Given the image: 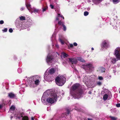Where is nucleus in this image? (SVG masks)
<instances>
[{"label": "nucleus", "mask_w": 120, "mask_h": 120, "mask_svg": "<svg viewBox=\"0 0 120 120\" xmlns=\"http://www.w3.org/2000/svg\"><path fill=\"white\" fill-rule=\"evenodd\" d=\"M56 47L57 48H59V46L57 44H56Z\"/></svg>", "instance_id": "37998d69"}, {"label": "nucleus", "mask_w": 120, "mask_h": 120, "mask_svg": "<svg viewBox=\"0 0 120 120\" xmlns=\"http://www.w3.org/2000/svg\"><path fill=\"white\" fill-rule=\"evenodd\" d=\"M108 98V95L107 94H105L104 95L103 97L104 100L105 101Z\"/></svg>", "instance_id": "6ab92c4d"}, {"label": "nucleus", "mask_w": 120, "mask_h": 120, "mask_svg": "<svg viewBox=\"0 0 120 120\" xmlns=\"http://www.w3.org/2000/svg\"><path fill=\"white\" fill-rule=\"evenodd\" d=\"M15 96V94L12 93H10L8 94V96L10 98H13Z\"/></svg>", "instance_id": "f8f14e48"}, {"label": "nucleus", "mask_w": 120, "mask_h": 120, "mask_svg": "<svg viewBox=\"0 0 120 120\" xmlns=\"http://www.w3.org/2000/svg\"><path fill=\"white\" fill-rule=\"evenodd\" d=\"M70 46L71 48H72L73 47V45L72 44H70Z\"/></svg>", "instance_id": "a19ab883"}, {"label": "nucleus", "mask_w": 120, "mask_h": 120, "mask_svg": "<svg viewBox=\"0 0 120 120\" xmlns=\"http://www.w3.org/2000/svg\"><path fill=\"white\" fill-rule=\"evenodd\" d=\"M97 84L98 85L100 86L101 85V83L100 82H97Z\"/></svg>", "instance_id": "c9c22d12"}, {"label": "nucleus", "mask_w": 120, "mask_h": 120, "mask_svg": "<svg viewBox=\"0 0 120 120\" xmlns=\"http://www.w3.org/2000/svg\"><path fill=\"white\" fill-rule=\"evenodd\" d=\"M20 19L21 20L23 21L26 20L25 17L24 16H21L19 17Z\"/></svg>", "instance_id": "412c9836"}, {"label": "nucleus", "mask_w": 120, "mask_h": 120, "mask_svg": "<svg viewBox=\"0 0 120 120\" xmlns=\"http://www.w3.org/2000/svg\"><path fill=\"white\" fill-rule=\"evenodd\" d=\"M40 81L38 79H37L35 81H34V84L37 85H38L40 82Z\"/></svg>", "instance_id": "dca6fc26"}, {"label": "nucleus", "mask_w": 120, "mask_h": 120, "mask_svg": "<svg viewBox=\"0 0 120 120\" xmlns=\"http://www.w3.org/2000/svg\"><path fill=\"white\" fill-rule=\"evenodd\" d=\"M98 1H100L101 0H97Z\"/></svg>", "instance_id": "603ef678"}, {"label": "nucleus", "mask_w": 120, "mask_h": 120, "mask_svg": "<svg viewBox=\"0 0 120 120\" xmlns=\"http://www.w3.org/2000/svg\"><path fill=\"white\" fill-rule=\"evenodd\" d=\"M110 24L112 26H115L116 28L119 26L118 23H117L116 21L114 20L111 21Z\"/></svg>", "instance_id": "9d476101"}, {"label": "nucleus", "mask_w": 120, "mask_h": 120, "mask_svg": "<svg viewBox=\"0 0 120 120\" xmlns=\"http://www.w3.org/2000/svg\"><path fill=\"white\" fill-rule=\"evenodd\" d=\"M50 7L52 9H53L54 7V6L52 4H50Z\"/></svg>", "instance_id": "4c0bfd02"}, {"label": "nucleus", "mask_w": 120, "mask_h": 120, "mask_svg": "<svg viewBox=\"0 0 120 120\" xmlns=\"http://www.w3.org/2000/svg\"><path fill=\"white\" fill-rule=\"evenodd\" d=\"M57 95L56 93H52L50 97L47 99L46 101L48 103L52 104L54 103L55 101H57Z\"/></svg>", "instance_id": "7ed1b4c3"}, {"label": "nucleus", "mask_w": 120, "mask_h": 120, "mask_svg": "<svg viewBox=\"0 0 120 120\" xmlns=\"http://www.w3.org/2000/svg\"><path fill=\"white\" fill-rule=\"evenodd\" d=\"M73 45L75 46H76L77 45V44L76 42H74L73 43Z\"/></svg>", "instance_id": "ea45409f"}, {"label": "nucleus", "mask_w": 120, "mask_h": 120, "mask_svg": "<svg viewBox=\"0 0 120 120\" xmlns=\"http://www.w3.org/2000/svg\"><path fill=\"white\" fill-rule=\"evenodd\" d=\"M62 54L64 58L67 57L68 56V54L64 52H63L62 53Z\"/></svg>", "instance_id": "f3484780"}, {"label": "nucleus", "mask_w": 120, "mask_h": 120, "mask_svg": "<svg viewBox=\"0 0 120 120\" xmlns=\"http://www.w3.org/2000/svg\"><path fill=\"white\" fill-rule=\"evenodd\" d=\"M64 22L63 21H62L61 20L59 21L58 22V24L59 25L62 26L64 25Z\"/></svg>", "instance_id": "4468645a"}, {"label": "nucleus", "mask_w": 120, "mask_h": 120, "mask_svg": "<svg viewBox=\"0 0 120 120\" xmlns=\"http://www.w3.org/2000/svg\"><path fill=\"white\" fill-rule=\"evenodd\" d=\"M56 70L53 68H51L50 69L49 71V73L51 75L53 74L55 72Z\"/></svg>", "instance_id": "9b49d317"}, {"label": "nucleus", "mask_w": 120, "mask_h": 120, "mask_svg": "<svg viewBox=\"0 0 120 120\" xmlns=\"http://www.w3.org/2000/svg\"><path fill=\"white\" fill-rule=\"evenodd\" d=\"M53 59V57L52 55H48L47 57L46 61L47 63H52Z\"/></svg>", "instance_id": "0eeeda50"}, {"label": "nucleus", "mask_w": 120, "mask_h": 120, "mask_svg": "<svg viewBox=\"0 0 120 120\" xmlns=\"http://www.w3.org/2000/svg\"><path fill=\"white\" fill-rule=\"evenodd\" d=\"M59 17H58V15L57 16V17L56 18V21L58 20H59V19L58 18Z\"/></svg>", "instance_id": "79ce46f5"}, {"label": "nucleus", "mask_w": 120, "mask_h": 120, "mask_svg": "<svg viewBox=\"0 0 120 120\" xmlns=\"http://www.w3.org/2000/svg\"><path fill=\"white\" fill-rule=\"evenodd\" d=\"M31 120H34V118L33 117H31Z\"/></svg>", "instance_id": "49530a36"}, {"label": "nucleus", "mask_w": 120, "mask_h": 120, "mask_svg": "<svg viewBox=\"0 0 120 120\" xmlns=\"http://www.w3.org/2000/svg\"><path fill=\"white\" fill-rule=\"evenodd\" d=\"M47 8L48 7L47 6H46L45 7L43 8V11L44 12V11H45Z\"/></svg>", "instance_id": "c756f323"}, {"label": "nucleus", "mask_w": 120, "mask_h": 120, "mask_svg": "<svg viewBox=\"0 0 120 120\" xmlns=\"http://www.w3.org/2000/svg\"><path fill=\"white\" fill-rule=\"evenodd\" d=\"M68 59L70 62L72 64H75L77 62V60L75 58H70Z\"/></svg>", "instance_id": "1a4fd4ad"}, {"label": "nucleus", "mask_w": 120, "mask_h": 120, "mask_svg": "<svg viewBox=\"0 0 120 120\" xmlns=\"http://www.w3.org/2000/svg\"><path fill=\"white\" fill-rule=\"evenodd\" d=\"M7 31V28H5L4 29L2 30V31L4 32H6Z\"/></svg>", "instance_id": "72a5a7b5"}, {"label": "nucleus", "mask_w": 120, "mask_h": 120, "mask_svg": "<svg viewBox=\"0 0 120 120\" xmlns=\"http://www.w3.org/2000/svg\"><path fill=\"white\" fill-rule=\"evenodd\" d=\"M13 118V117L12 116H11V119Z\"/></svg>", "instance_id": "3c124183"}, {"label": "nucleus", "mask_w": 120, "mask_h": 120, "mask_svg": "<svg viewBox=\"0 0 120 120\" xmlns=\"http://www.w3.org/2000/svg\"><path fill=\"white\" fill-rule=\"evenodd\" d=\"M67 112L65 113V114L66 116H67L70 113V111L69 109H67Z\"/></svg>", "instance_id": "a878e982"}, {"label": "nucleus", "mask_w": 120, "mask_h": 120, "mask_svg": "<svg viewBox=\"0 0 120 120\" xmlns=\"http://www.w3.org/2000/svg\"><path fill=\"white\" fill-rule=\"evenodd\" d=\"M26 5L27 8L29 10V9L31 8V5L29 3H26Z\"/></svg>", "instance_id": "2eb2a0df"}, {"label": "nucleus", "mask_w": 120, "mask_h": 120, "mask_svg": "<svg viewBox=\"0 0 120 120\" xmlns=\"http://www.w3.org/2000/svg\"><path fill=\"white\" fill-rule=\"evenodd\" d=\"M15 106L12 105L10 108L9 111H10L11 110H12L13 111H14L15 110Z\"/></svg>", "instance_id": "aec40b11"}, {"label": "nucleus", "mask_w": 120, "mask_h": 120, "mask_svg": "<svg viewBox=\"0 0 120 120\" xmlns=\"http://www.w3.org/2000/svg\"><path fill=\"white\" fill-rule=\"evenodd\" d=\"M119 93H120V91L119 92Z\"/></svg>", "instance_id": "864d4df0"}, {"label": "nucleus", "mask_w": 120, "mask_h": 120, "mask_svg": "<svg viewBox=\"0 0 120 120\" xmlns=\"http://www.w3.org/2000/svg\"><path fill=\"white\" fill-rule=\"evenodd\" d=\"M63 28V30L64 31H65L66 30V28L65 26V25H64L62 26Z\"/></svg>", "instance_id": "c85d7f7f"}, {"label": "nucleus", "mask_w": 120, "mask_h": 120, "mask_svg": "<svg viewBox=\"0 0 120 120\" xmlns=\"http://www.w3.org/2000/svg\"><path fill=\"white\" fill-rule=\"evenodd\" d=\"M88 120H93L92 119H90V118H88Z\"/></svg>", "instance_id": "de8ad7c7"}, {"label": "nucleus", "mask_w": 120, "mask_h": 120, "mask_svg": "<svg viewBox=\"0 0 120 120\" xmlns=\"http://www.w3.org/2000/svg\"><path fill=\"white\" fill-rule=\"evenodd\" d=\"M109 117L112 120H116L117 119V118L115 117H114L110 116Z\"/></svg>", "instance_id": "b1692460"}, {"label": "nucleus", "mask_w": 120, "mask_h": 120, "mask_svg": "<svg viewBox=\"0 0 120 120\" xmlns=\"http://www.w3.org/2000/svg\"><path fill=\"white\" fill-rule=\"evenodd\" d=\"M71 93L75 98H80L84 94V91L80 85L79 83L73 84L71 87Z\"/></svg>", "instance_id": "f257e3e1"}, {"label": "nucleus", "mask_w": 120, "mask_h": 120, "mask_svg": "<svg viewBox=\"0 0 120 120\" xmlns=\"http://www.w3.org/2000/svg\"><path fill=\"white\" fill-rule=\"evenodd\" d=\"M116 61V59L115 58H114L112 59L111 61V62L113 64H114L115 63Z\"/></svg>", "instance_id": "4be33fe9"}, {"label": "nucleus", "mask_w": 120, "mask_h": 120, "mask_svg": "<svg viewBox=\"0 0 120 120\" xmlns=\"http://www.w3.org/2000/svg\"><path fill=\"white\" fill-rule=\"evenodd\" d=\"M86 66L87 68V69L88 71L89 72H91L94 70V68L92 64H88L86 65Z\"/></svg>", "instance_id": "423d86ee"}, {"label": "nucleus", "mask_w": 120, "mask_h": 120, "mask_svg": "<svg viewBox=\"0 0 120 120\" xmlns=\"http://www.w3.org/2000/svg\"><path fill=\"white\" fill-rule=\"evenodd\" d=\"M89 94H91L92 93L91 92V91H89Z\"/></svg>", "instance_id": "8fccbe9b"}, {"label": "nucleus", "mask_w": 120, "mask_h": 120, "mask_svg": "<svg viewBox=\"0 0 120 120\" xmlns=\"http://www.w3.org/2000/svg\"><path fill=\"white\" fill-rule=\"evenodd\" d=\"M84 14L85 16H87L89 14V12L87 11H85Z\"/></svg>", "instance_id": "cd10ccee"}, {"label": "nucleus", "mask_w": 120, "mask_h": 120, "mask_svg": "<svg viewBox=\"0 0 120 120\" xmlns=\"http://www.w3.org/2000/svg\"><path fill=\"white\" fill-rule=\"evenodd\" d=\"M114 55L118 60H120V48L119 50L116 49L115 50Z\"/></svg>", "instance_id": "39448f33"}, {"label": "nucleus", "mask_w": 120, "mask_h": 120, "mask_svg": "<svg viewBox=\"0 0 120 120\" xmlns=\"http://www.w3.org/2000/svg\"><path fill=\"white\" fill-rule=\"evenodd\" d=\"M55 81L56 84L59 86L63 85L65 82V78L63 76L60 77L57 76L55 79Z\"/></svg>", "instance_id": "f03ea898"}, {"label": "nucleus", "mask_w": 120, "mask_h": 120, "mask_svg": "<svg viewBox=\"0 0 120 120\" xmlns=\"http://www.w3.org/2000/svg\"><path fill=\"white\" fill-rule=\"evenodd\" d=\"M112 1L114 3L117 4L120 1V0H112Z\"/></svg>", "instance_id": "bb28decb"}, {"label": "nucleus", "mask_w": 120, "mask_h": 120, "mask_svg": "<svg viewBox=\"0 0 120 120\" xmlns=\"http://www.w3.org/2000/svg\"><path fill=\"white\" fill-rule=\"evenodd\" d=\"M23 113L22 112L17 114L16 116L19 119H20L21 118L23 117Z\"/></svg>", "instance_id": "ddd939ff"}, {"label": "nucleus", "mask_w": 120, "mask_h": 120, "mask_svg": "<svg viewBox=\"0 0 120 120\" xmlns=\"http://www.w3.org/2000/svg\"><path fill=\"white\" fill-rule=\"evenodd\" d=\"M59 40H60V41L61 43L62 44H64V41L62 40L61 39H60Z\"/></svg>", "instance_id": "2f4dec72"}, {"label": "nucleus", "mask_w": 120, "mask_h": 120, "mask_svg": "<svg viewBox=\"0 0 120 120\" xmlns=\"http://www.w3.org/2000/svg\"><path fill=\"white\" fill-rule=\"evenodd\" d=\"M94 49L92 47V48H91V50H94Z\"/></svg>", "instance_id": "09e8293b"}, {"label": "nucleus", "mask_w": 120, "mask_h": 120, "mask_svg": "<svg viewBox=\"0 0 120 120\" xmlns=\"http://www.w3.org/2000/svg\"><path fill=\"white\" fill-rule=\"evenodd\" d=\"M101 46L103 49H107L109 46V43L108 41L105 40L102 42Z\"/></svg>", "instance_id": "20e7f679"}, {"label": "nucleus", "mask_w": 120, "mask_h": 120, "mask_svg": "<svg viewBox=\"0 0 120 120\" xmlns=\"http://www.w3.org/2000/svg\"><path fill=\"white\" fill-rule=\"evenodd\" d=\"M3 107V106L2 105H0V109H1Z\"/></svg>", "instance_id": "a18cd8bd"}, {"label": "nucleus", "mask_w": 120, "mask_h": 120, "mask_svg": "<svg viewBox=\"0 0 120 120\" xmlns=\"http://www.w3.org/2000/svg\"><path fill=\"white\" fill-rule=\"evenodd\" d=\"M35 78V77L33 76L32 77L29 78L28 79V83H30V85H32V84H34V79Z\"/></svg>", "instance_id": "6e6552de"}, {"label": "nucleus", "mask_w": 120, "mask_h": 120, "mask_svg": "<svg viewBox=\"0 0 120 120\" xmlns=\"http://www.w3.org/2000/svg\"><path fill=\"white\" fill-rule=\"evenodd\" d=\"M22 119V120H29V118L27 116H25L23 117Z\"/></svg>", "instance_id": "a211bd4d"}, {"label": "nucleus", "mask_w": 120, "mask_h": 120, "mask_svg": "<svg viewBox=\"0 0 120 120\" xmlns=\"http://www.w3.org/2000/svg\"><path fill=\"white\" fill-rule=\"evenodd\" d=\"M58 17H60L63 18V19H64V17L62 15H60V14H58Z\"/></svg>", "instance_id": "7c9ffc66"}, {"label": "nucleus", "mask_w": 120, "mask_h": 120, "mask_svg": "<svg viewBox=\"0 0 120 120\" xmlns=\"http://www.w3.org/2000/svg\"><path fill=\"white\" fill-rule=\"evenodd\" d=\"M116 106L117 107H120V104H117L116 105Z\"/></svg>", "instance_id": "58836bf2"}, {"label": "nucleus", "mask_w": 120, "mask_h": 120, "mask_svg": "<svg viewBox=\"0 0 120 120\" xmlns=\"http://www.w3.org/2000/svg\"><path fill=\"white\" fill-rule=\"evenodd\" d=\"M24 8H22L20 10L21 11H23L24 9Z\"/></svg>", "instance_id": "c03bdc74"}, {"label": "nucleus", "mask_w": 120, "mask_h": 120, "mask_svg": "<svg viewBox=\"0 0 120 120\" xmlns=\"http://www.w3.org/2000/svg\"><path fill=\"white\" fill-rule=\"evenodd\" d=\"M98 79L100 80H102L103 79V78L102 76H98Z\"/></svg>", "instance_id": "473e14b6"}, {"label": "nucleus", "mask_w": 120, "mask_h": 120, "mask_svg": "<svg viewBox=\"0 0 120 120\" xmlns=\"http://www.w3.org/2000/svg\"><path fill=\"white\" fill-rule=\"evenodd\" d=\"M32 10L34 12H38L39 11V10L38 9H36L35 8H33L32 9Z\"/></svg>", "instance_id": "5701e85b"}, {"label": "nucleus", "mask_w": 120, "mask_h": 120, "mask_svg": "<svg viewBox=\"0 0 120 120\" xmlns=\"http://www.w3.org/2000/svg\"><path fill=\"white\" fill-rule=\"evenodd\" d=\"M4 23V21L2 20L0 21V24H3Z\"/></svg>", "instance_id": "e433bc0d"}, {"label": "nucleus", "mask_w": 120, "mask_h": 120, "mask_svg": "<svg viewBox=\"0 0 120 120\" xmlns=\"http://www.w3.org/2000/svg\"><path fill=\"white\" fill-rule=\"evenodd\" d=\"M100 70L102 73L105 72V68L103 67L101 68Z\"/></svg>", "instance_id": "393cba45"}, {"label": "nucleus", "mask_w": 120, "mask_h": 120, "mask_svg": "<svg viewBox=\"0 0 120 120\" xmlns=\"http://www.w3.org/2000/svg\"><path fill=\"white\" fill-rule=\"evenodd\" d=\"M9 31L10 33H12L13 31V30L12 29L10 28L9 29Z\"/></svg>", "instance_id": "f704fd0d"}]
</instances>
